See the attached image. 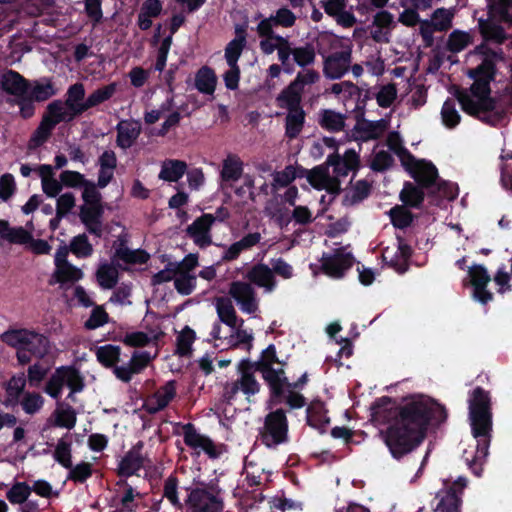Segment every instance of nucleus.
I'll return each instance as SVG.
<instances>
[{"label": "nucleus", "mask_w": 512, "mask_h": 512, "mask_svg": "<svg viewBox=\"0 0 512 512\" xmlns=\"http://www.w3.org/2000/svg\"><path fill=\"white\" fill-rule=\"evenodd\" d=\"M370 410L374 423L387 425L380 430V436L397 461L423 443L430 426L439 427L448 417L444 405L423 394L409 395L400 404L389 396H382L372 403Z\"/></svg>", "instance_id": "nucleus-1"}, {"label": "nucleus", "mask_w": 512, "mask_h": 512, "mask_svg": "<svg viewBox=\"0 0 512 512\" xmlns=\"http://www.w3.org/2000/svg\"><path fill=\"white\" fill-rule=\"evenodd\" d=\"M468 409L471 432L477 444L474 452L464 451L463 459L472 473L479 477L489 454L492 437L493 413L490 392L481 386L474 388L468 399Z\"/></svg>", "instance_id": "nucleus-2"}, {"label": "nucleus", "mask_w": 512, "mask_h": 512, "mask_svg": "<svg viewBox=\"0 0 512 512\" xmlns=\"http://www.w3.org/2000/svg\"><path fill=\"white\" fill-rule=\"evenodd\" d=\"M94 353L98 363L111 370L113 375L123 383H129L134 375L142 373L154 359L148 351L134 350L130 359L119 365L122 348L114 344L97 346Z\"/></svg>", "instance_id": "nucleus-3"}, {"label": "nucleus", "mask_w": 512, "mask_h": 512, "mask_svg": "<svg viewBox=\"0 0 512 512\" xmlns=\"http://www.w3.org/2000/svg\"><path fill=\"white\" fill-rule=\"evenodd\" d=\"M3 341L16 350L20 365L31 362L32 357L43 359L51 349L48 336L33 329H11L3 334Z\"/></svg>", "instance_id": "nucleus-4"}, {"label": "nucleus", "mask_w": 512, "mask_h": 512, "mask_svg": "<svg viewBox=\"0 0 512 512\" xmlns=\"http://www.w3.org/2000/svg\"><path fill=\"white\" fill-rule=\"evenodd\" d=\"M421 165L405 169L415 180L416 184L405 181L399 199L408 208L420 209L425 200V189L436 185L439 175L436 166L426 159H421Z\"/></svg>", "instance_id": "nucleus-5"}, {"label": "nucleus", "mask_w": 512, "mask_h": 512, "mask_svg": "<svg viewBox=\"0 0 512 512\" xmlns=\"http://www.w3.org/2000/svg\"><path fill=\"white\" fill-rule=\"evenodd\" d=\"M487 18L478 19L479 33L485 42L502 45L508 39V34L501 23L512 25V9L500 13L492 8V2L487 1Z\"/></svg>", "instance_id": "nucleus-6"}, {"label": "nucleus", "mask_w": 512, "mask_h": 512, "mask_svg": "<svg viewBox=\"0 0 512 512\" xmlns=\"http://www.w3.org/2000/svg\"><path fill=\"white\" fill-rule=\"evenodd\" d=\"M288 433L289 424L286 411L283 408H278L265 416L263 427L259 430V437L261 443L267 448H276L288 442Z\"/></svg>", "instance_id": "nucleus-7"}, {"label": "nucleus", "mask_w": 512, "mask_h": 512, "mask_svg": "<svg viewBox=\"0 0 512 512\" xmlns=\"http://www.w3.org/2000/svg\"><path fill=\"white\" fill-rule=\"evenodd\" d=\"M467 486V480L459 477L451 483L446 489L440 490L436 498L439 502L436 506V512H460L462 505V495Z\"/></svg>", "instance_id": "nucleus-8"}, {"label": "nucleus", "mask_w": 512, "mask_h": 512, "mask_svg": "<svg viewBox=\"0 0 512 512\" xmlns=\"http://www.w3.org/2000/svg\"><path fill=\"white\" fill-rule=\"evenodd\" d=\"M320 262L324 274L333 278H342L353 266L354 257L343 248H337L332 254L323 253Z\"/></svg>", "instance_id": "nucleus-9"}, {"label": "nucleus", "mask_w": 512, "mask_h": 512, "mask_svg": "<svg viewBox=\"0 0 512 512\" xmlns=\"http://www.w3.org/2000/svg\"><path fill=\"white\" fill-rule=\"evenodd\" d=\"M189 491L186 505L192 512H222V500L206 488H187Z\"/></svg>", "instance_id": "nucleus-10"}, {"label": "nucleus", "mask_w": 512, "mask_h": 512, "mask_svg": "<svg viewBox=\"0 0 512 512\" xmlns=\"http://www.w3.org/2000/svg\"><path fill=\"white\" fill-rule=\"evenodd\" d=\"M323 73L328 79H340L346 74L352 62V46L323 57Z\"/></svg>", "instance_id": "nucleus-11"}, {"label": "nucleus", "mask_w": 512, "mask_h": 512, "mask_svg": "<svg viewBox=\"0 0 512 512\" xmlns=\"http://www.w3.org/2000/svg\"><path fill=\"white\" fill-rule=\"evenodd\" d=\"M144 443L138 441L120 460L117 468V475L122 478H129L139 470L151 464V461L142 454Z\"/></svg>", "instance_id": "nucleus-12"}, {"label": "nucleus", "mask_w": 512, "mask_h": 512, "mask_svg": "<svg viewBox=\"0 0 512 512\" xmlns=\"http://www.w3.org/2000/svg\"><path fill=\"white\" fill-rule=\"evenodd\" d=\"M58 110L56 104H48L46 107V112L44 113L41 122L38 127L32 133L31 138L29 140V148L35 149L37 147L42 146L48 139L51 137L53 130L55 127L61 123V118L58 119L56 115V111Z\"/></svg>", "instance_id": "nucleus-13"}, {"label": "nucleus", "mask_w": 512, "mask_h": 512, "mask_svg": "<svg viewBox=\"0 0 512 512\" xmlns=\"http://www.w3.org/2000/svg\"><path fill=\"white\" fill-rule=\"evenodd\" d=\"M327 166L333 167L335 177H346L349 172H353V176L360 168V157L354 149H348L343 156L337 152L330 154L326 159Z\"/></svg>", "instance_id": "nucleus-14"}, {"label": "nucleus", "mask_w": 512, "mask_h": 512, "mask_svg": "<svg viewBox=\"0 0 512 512\" xmlns=\"http://www.w3.org/2000/svg\"><path fill=\"white\" fill-rule=\"evenodd\" d=\"M262 377L267 383L270 392V403L272 405L281 404L284 400V389L289 385V379L283 367H266Z\"/></svg>", "instance_id": "nucleus-15"}, {"label": "nucleus", "mask_w": 512, "mask_h": 512, "mask_svg": "<svg viewBox=\"0 0 512 512\" xmlns=\"http://www.w3.org/2000/svg\"><path fill=\"white\" fill-rule=\"evenodd\" d=\"M214 222V215L204 213L187 227L186 233L198 247L206 248L212 244L211 227Z\"/></svg>", "instance_id": "nucleus-16"}, {"label": "nucleus", "mask_w": 512, "mask_h": 512, "mask_svg": "<svg viewBox=\"0 0 512 512\" xmlns=\"http://www.w3.org/2000/svg\"><path fill=\"white\" fill-rule=\"evenodd\" d=\"M229 294L240 305L243 312L253 314L258 309L255 290L246 282L234 281L230 285Z\"/></svg>", "instance_id": "nucleus-17"}, {"label": "nucleus", "mask_w": 512, "mask_h": 512, "mask_svg": "<svg viewBox=\"0 0 512 512\" xmlns=\"http://www.w3.org/2000/svg\"><path fill=\"white\" fill-rule=\"evenodd\" d=\"M184 443L192 449H201L210 458H217L219 452L214 442L205 435L197 432L195 426L192 423H187L183 426Z\"/></svg>", "instance_id": "nucleus-18"}, {"label": "nucleus", "mask_w": 512, "mask_h": 512, "mask_svg": "<svg viewBox=\"0 0 512 512\" xmlns=\"http://www.w3.org/2000/svg\"><path fill=\"white\" fill-rule=\"evenodd\" d=\"M104 215V207L103 206H87L82 205L80 207L79 218L82 224L85 226L86 230L100 238L103 234L102 229V218Z\"/></svg>", "instance_id": "nucleus-19"}, {"label": "nucleus", "mask_w": 512, "mask_h": 512, "mask_svg": "<svg viewBox=\"0 0 512 512\" xmlns=\"http://www.w3.org/2000/svg\"><path fill=\"white\" fill-rule=\"evenodd\" d=\"M1 89L16 98L26 94L30 88V82L19 72L9 69L0 78Z\"/></svg>", "instance_id": "nucleus-20"}, {"label": "nucleus", "mask_w": 512, "mask_h": 512, "mask_svg": "<svg viewBox=\"0 0 512 512\" xmlns=\"http://www.w3.org/2000/svg\"><path fill=\"white\" fill-rule=\"evenodd\" d=\"M247 44V25L235 26V37L225 47V60L227 64H238V60Z\"/></svg>", "instance_id": "nucleus-21"}, {"label": "nucleus", "mask_w": 512, "mask_h": 512, "mask_svg": "<svg viewBox=\"0 0 512 512\" xmlns=\"http://www.w3.org/2000/svg\"><path fill=\"white\" fill-rule=\"evenodd\" d=\"M386 143L388 148L399 157L404 169H410V167L421 165V159H417L407 148L403 146V141L399 132H389Z\"/></svg>", "instance_id": "nucleus-22"}, {"label": "nucleus", "mask_w": 512, "mask_h": 512, "mask_svg": "<svg viewBox=\"0 0 512 512\" xmlns=\"http://www.w3.org/2000/svg\"><path fill=\"white\" fill-rule=\"evenodd\" d=\"M387 127L388 121L385 119L377 121L366 120L364 118H362V120L357 119L354 130L359 133L360 136L356 139L361 141L378 139L386 131Z\"/></svg>", "instance_id": "nucleus-23"}, {"label": "nucleus", "mask_w": 512, "mask_h": 512, "mask_svg": "<svg viewBox=\"0 0 512 512\" xmlns=\"http://www.w3.org/2000/svg\"><path fill=\"white\" fill-rule=\"evenodd\" d=\"M116 144L121 149L130 148L141 133V126L137 121L122 120L116 126Z\"/></svg>", "instance_id": "nucleus-24"}, {"label": "nucleus", "mask_w": 512, "mask_h": 512, "mask_svg": "<svg viewBox=\"0 0 512 512\" xmlns=\"http://www.w3.org/2000/svg\"><path fill=\"white\" fill-rule=\"evenodd\" d=\"M119 244L115 248L114 257L130 265L146 264L150 258L148 252L143 249L131 250L127 247V240L119 237Z\"/></svg>", "instance_id": "nucleus-25"}, {"label": "nucleus", "mask_w": 512, "mask_h": 512, "mask_svg": "<svg viewBox=\"0 0 512 512\" xmlns=\"http://www.w3.org/2000/svg\"><path fill=\"white\" fill-rule=\"evenodd\" d=\"M324 402L321 400H313L306 408V423L312 428L325 432L326 426L330 419L327 416Z\"/></svg>", "instance_id": "nucleus-26"}, {"label": "nucleus", "mask_w": 512, "mask_h": 512, "mask_svg": "<svg viewBox=\"0 0 512 512\" xmlns=\"http://www.w3.org/2000/svg\"><path fill=\"white\" fill-rule=\"evenodd\" d=\"M163 10L160 0H145L140 8L137 18V25L140 30L147 31L152 25V18H157Z\"/></svg>", "instance_id": "nucleus-27"}, {"label": "nucleus", "mask_w": 512, "mask_h": 512, "mask_svg": "<svg viewBox=\"0 0 512 512\" xmlns=\"http://www.w3.org/2000/svg\"><path fill=\"white\" fill-rule=\"evenodd\" d=\"M261 240V234L259 232L248 233L242 237L239 241L231 244L228 249L224 252L222 260L229 262L236 260L241 252L252 248L257 245Z\"/></svg>", "instance_id": "nucleus-28"}, {"label": "nucleus", "mask_w": 512, "mask_h": 512, "mask_svg": "<svg viewBox=\"0 0 512 512\" xmlns=\"http://www.w3.org/2000/svg\"><path fill=\"white\" fill-rule=\"evenodd\" d=\"M248 280L271 291L275 287V278L273 271L263 263L254 265L247 273Z\"/></svg>", "instance_id": "nucleus-29"}, {"label": "nucleus", "mask_w": 512, "mask_h": 512, "mask_svg": "<svg viewBox=\"0 0 512 512\" xmlns=\"http://www.w3.org/2000/svg\"><path fill=\"white\" fill-rule=\"evenodd\" d=\"M302 92L296 88V83H289L276 97L277 106L288 111H296L301 107Z\"/></svg>", "instance_id": "nucleus-30"}, {"label": "nucleus", "mask_w": 512, "mask_h": 512, "mask_svg": "<svg viewBox=\"0 0 512 512\" xmlns=\"http://www.w3.org/2000/svg\"><path fill=\"white\" fill-rule=\"evenodd\" d=\"M55 419L52 420L49 418L46 424L42 428V433H44L51 426L66 428L71 430L75 427L77 422V416L74 408L70 405H67L65 409H56L53 413Z\"/></svg>", "instance_id": "nucleus-31"}, {"label": "nucleus", "mask_w": 512, "mask_h": 512, "mask_svg": "<svg viewBox=\"0 0 512 512\" xmlns=\"http://www.w3.org/2000/svg\"><path fill=\"white\" fill-rule=\"evenodd\" d=\"M58 93L51 78H42L30 83L28 95L36 102H44Z\"/></svg>", "instance_id": "nucleus-32"}, {"label": "nucleus", "mask_w": 512, "mask_h": 512, "mask_svg": "<svg viewBox=\"0 0 512 512\" xmlns=\"http://www.w3.org/2000/svg\"><path fill=\"white\" fill-rule=\"evenodd\" d=\"M318 53L322 57H326L329 51H336L338 49L344 50L347 46H352L350 39L343 38L330 32H325L320 35L318 41Z\"/></svg>", "instance_id": "nucleus-33"}, {"label": "nucleus", "mask_w": 512, "mask_h": 512, "mask_svg": "<svg viewBox=\"0 0 512 512\" xmlns=\"http://www.w3.org/2000/svg\"><path fill=\"white\" fill-rule=\"evenodd\" d=\"M49 104H56L58 110L55 112L61 122L70 123L78 116L82 115L85 111L89 110L86 103H68L62 100H54Z\"/></svg>", "instance_id": "nucleus-34"}, {"label": "nucleus", "mask_w": 512, "mask_h": 512, "mask_svg": "<svg viewBox=\"0 0 512 512\" xmlns=\"http://www.w3.org/2000/svg\"><path fill=\"white\" fill-rule=\"evenodd\" d=\"M216 312L219 322L224 323L231 329H235L240 323V319L232 304V301L226 297H219L216 300Z\"/></svg>", "instance_id": "nucleus-35"}, {"label": "nucleus", "mask_w": 512, "mask_h": 512, "mask_svg": "<svg viewBox=\"0 0 512 512\" xmlns=\"http://www.w3.org/2000/svg\"><path fill=\"white\" fill-rule=\"evenodd\" d=\"M217 77L212 68L202 66L195 75V87L203 94H213L216 89Z\"/></svg>", "instance_id": "nucleus-36"}, {"label": "nucleus", "mask_w": 512, "mask_h": 512, "mask_svg": "<svg viewBox=\"0 0 512 512\" xmlns=\"http://www.w3.org/2000/svg\"><path fill=\"white\" fill-rule=\"evenodd\" d=\"M372 191V183L366 179L355 182L351 193L345 194L342 204L344 206H353L367 199Z\"/></svg>", "instance_id": "nucleus-37"}, {"label": "nucleus", "mask_w": 512, "mask_h": 512, "mask_svg": "<svg viewBox=\"0 0 512 512\" xmlns=\"http://www.w3.org/2000/svg\"><path fill=\"white\" fill-rule=\"evenodd\" d=\"M243 173V162L235 155L230 154L223 160L221 179L224 182L237 181Z\"/></svg>", "instance_id": "nucleus-38"}, {"label": "nucleus", "mask_w": 512, "mask_h": 512, "mask_svg": "<svg viewBox=\"0 0 512 512\" xmlns=\"http://www.w3.org/2000/svg\"><path fill=\"white\" fill-rule=\"evenodd\" d=\"M319 125L329 132H340L345 127V117L331 109H324L320 112Z\"/></svg>", "instance_id": "nucleus-39"}, {"label": "nucleus", "mask_w": 512, "mask_h": 512, "mask_svg": "<svg viewBox=\"0 0 512 512\" xmlns=\"http://www.w3.org/2000/svg\"><path fill=\"white\" fill-rule=\"evenodd\" d=\"M26 386L24 375L13 376L6 385L7 397L3 401L6 407L15 406L19 402L20 396L23 394Z\"/></svg>", "instance_id": "nucleus-40"}, {"label": "nucleus", "mask_w": 512, "mask_h": 512, "mask_svg": "<svg viewBox=\"0 0 512 512\" xmlns=\"http://www.w3.org/2000/svg\"><path fill=\"white\" fill-rule=\"evenodd\" d=\"M96 278L103 289H113L118 283L119 273L114 265L103 263L96 271Z\"/></svg>", "instance_id": "nucleus-41"}, {"label": "nucleus", "mask_w": 512, "mask_h": 512, "mask_svg": "<svg viewBox=\"0 0 512 512\" xmlns=\"http://www.w3.org/2000/svg\"><path fill=\"white\" fill-rule=\"evenodd\" d=\"M305 122V112L303 108L296 111H288L285 120V135L294 139L301 133Z\"/></svg>", "instance_id": "nucleus-42"}, {"label": "nucleus", "mask_w": 512, "mask_h": 512, "mask_svg": "<svg viewBox=\"0 0 512 512\" xmlns=\"http://www.w3.org/2000/svg\"><path fill=\"white\" fill-rule=\"evenodd\" d=\"M187 164L181 160H169L164 163L159 178L168 182H177L185 174Z\"/></svg>", "instance_id": "nucleus-43"}, {"label": "nucleus", "mask_w": 512, "mask_h": 512, "mask_svg": "<svg viewBox=\"0 0 512 512\" xmlns=\"http://www.w3.org/2000/svg\"><path fill=\"white\" fill-rule=\"evenodd\" d=\"M69 434L58 440L53 452V457L65 469L70 468L72 464V442L68 440Z\"/></svg>", "instance_id": "nucleus-44"}, {"label": "nucleus", "mask_w": 512, "mask_h": 512, "mask_svg": "<svg viewBox=\"0 0 512 512\" xmlns=\"http://www.w3.org/2000/svg\"><path fill=\"white\" fill-rule=\"evenodd\" d=\"M407 208L404 205H396L389 210L388 215L395 228L405 229L413 223L414 215Z\"/></svg>", "instance_id": "nucleus-45"}, {"label": "nucleus", "mask_w": 512, "mask_h": 512, "mask_svg": "<svg viewBox=\"0 0 512 512\" xmlns=\"http://www.w3.org/2000/svg\"><path fill=\"white\" fill-rule=\"evenodd\" d=\"M117 91V83L112 82L108 85L102 86L96 90H94L86 99L85 103L88 109L96 107L105 101H108L113 97L115 92Z\"/></svg>", "instance_id": "nucleus-46"}, {"label": "nucleus", "mask_w": 512, "mask_h": 512, "mask_svg": "<svg viewBox=\"0 0 512 512\" xmlns=\"http://www.w3.org/2000/svg\"><path fill=\"white\" fill-rule=\"evenodd\" d=\"M196 339V333L189 326H185L176 338L175 354L188 357L192 352V344Z\"/></svg>", "instance_id": "nucleus-47"}, {"label": "nucleus", "mask_w": 512, "mask_h": 512, "mask_svg": "<svg viewBox=\"0 0 512 512\" xmlns=\"http://www.w3.org/2000/svg\"><path fill=\"white\" fill-rule=\"evenodd\" d=\"M64 385H67L71 393L80 392L84 388V379L80 372L73 366H60Z\"/></svg>", "instance_id": "nucleus-48"}, {"label": "nucleus", "mask_w": 512, "mask_h": 512, "mask_svg": "<svg viewBox=\"0 0 512 512\" xmlns=\"http://www.w3.org/2000/svg\"><path fill=\"white\" fill-rule=\"evenodd\" d=\"M69 249L78 258H88L94 251L85 233L74 236L70 241Z\"/></svg>", "instance_id": "nucleus-49"}, {"label": "nucleus", "mask_w": 512, "mask_h": 512, "mask_svg": "<svg viewBox=\"0 0 512 512\" xmlns=\"http://www.w3.org/2000/svg\"><path fill=\"white\" fill-rule=\"evenodd\" d=\"M67 479L74 483L83 484L93 475V465L89 462L82 461L75 466L71 464Z\"/></svg>", "instance_id": "nucleus-50"}, {"label": "nucleus", "mask_w": 512, "mask_h": 512, "mask_svg": "<svg viewBox=\"0 0 512 512\" xmlns=\"http://www.w3.org/2000/svg\"><path fill=\"white\" fill-rule=\"evenodd\" d=\"M176 397V381L170 380L154 393V399L158 401V407L154 410H163Z\"/></svg>", "instance_id": "nucleus-51"}, {"label": "nucleus", "mask_w": 512, "mask_h": 512, "mask_svg": "<svg viewBox=\"0 0 512 512\" xmlns=\"http://www.w3.org/2000/svg\"><path fill=\"white\" fill-rule=\"evenodd\" d=\"M497 66L491 60H482L479 65L475 68H471L467 71V76L469 78H486L490 80H495L497 76Z\"/></svg>", "instance_id": "nucleus-52"}, {"label": "nucleus", "mask_w": 512, "mask_h": 512, "mask_svg": "<svg viewBox=\"0 0 512 512\" xmlns=\"http://www.w3.org/2000/svg\"><path fill=\"white\" fill-rule=\"evenodd\" d=\"M471 41V37L467 32L454 30L448 36L446 49L452 53H459L464 50Z\"/></svg>", "instance_id": "nucleus-53"}, {"label": "nucleus", "mask_w": 512, "mask_h": 512, "mask_svg": "<svg viewBox=\"0 0 512 512\" xmlns=\"http://www.w3.org/2000/svg\"><path fill=\"white\" fill-rule=\"evenodd\" d=\"M454 95L458 100L461 109L466 114L473 116L478 120L480 119L481 115H479L478 102L472 98V95L461 89H457Z\"/></svg>", "instance_id": "nucleus-54"}, {"label": "nucleus", "mask_w": 512, "mask_h": 512, "mask_svg": "<svg viewBox=\"0 0 512 512\" xmlns=\"http://www.w3.org/2000/svg\"><path fill=\"white\" fill-rule=\"evenodd\" d=\"M31 495L30 486L26 482H16L7 491L6 498L11 504H23Z\"/></svg>", "instance_id": "nucleus-55"}, {"label": "nucleus", "mask_w": 512, "mask_h": 512, "mask_svg": "<svg viewBox=\"0 0 512 512\" xmlns=\"http://www.w3.org/2000/svg\"><path fill=\"white\" fill-rule=\"evenodd\" d=\"M55 277L58 283H74L83 277V272L78 267L70 264H65L56 268Z\"/></svg>", "instance_id": "nucleus-56"}, {"label": "nucleus", "mask_w": 512, "mask_h": 512, "mask_svg": "<svg viewBox=\"0 0 512 512\" xmlns=\"http://www.w3.org/2000/svg\"><path fill=\"white\" fill-rule=\"evenodd\" d=\"M441 117L443 124L449 128H455L461 120V116L455 108V103L452 99L448 98L441 109Z\"/></svg>", "instance_id": "nucleus-57"}, {"label": "nucleus", "mask_w": 512, "mask_h": 512, "mask_svg": "<svg viewBox=\"0 0 512 512\" xmlns=\"http://www.w3.org/2000/svg\"><path fill=\"white\" fill-rule=\"evenodd\" d=\"M243 324L244 320L240 319V323L235 329H232L233 332L228 337V344L230 347L237 348L244 344L248 346V349L252 347L253 336L246 330L242 329Z\"/></svg>", "instance_id": "nucleus-58"}, {"label": "nucleus", "mask_w": 512, "mask_h": 512, "mask_svg": "<svg viewBox=\"0 0 512 512\" xmlns=\"http://www.w3.org/2000/svg\"><path fill=\"white\" fill-rule=\"evenodd\" d=\"M114 341H120L126 346L142 348L150 344L151 338L143 331L126 333L123 337H114Z\"/></svg>", "instance_id": "nucleus-59"}, {"label": "nucleus", "mask_w": 512, "mask_h": 512, "mask_svg": "<svg viewBox=\"0 0 512 512\" xmlns=\"http://www.w3.org/2000/svg\"><path fill=\"white\" fill-rule=\"evenodd\" d=\"M197 277L194 274H176L174 287L181 295L188 296L196 288Z\"/></svg>", "instance_id": "nucleus-60"}, {"label": "nucleus", "mask_w": 512, "mask_h": 512, "mask_svg": "<svg viewBox=\"0 0 512 512\" xmlns=\"http://www.w3.org/2000/svg\"><path fill=\"white\" fill-rule=\"evenodd\" d=\"M62 371L59 367L55 369L54 373L48 379L44 392L47 393L53 399H59L64 386V379L62 377Z\"/></svg>", "instance_id": "nucleus-61"}, {"label": "nucleus", "mask_w": 512, "mask_h": 512, "mask_svg": "<svg viewBox=\"0 0 512 512\" xmlns=\"http://www.w3.org/2000/svg\"><path fill=\"white\" fill-rule=\"evenodd\" d=\"M453 14L446 8H438L432 14L430 22L437 31L444 32L452 27Z\"/></svg>", "instance_id": "nucleus-62"}, {"label": "nucleus", "mask_w": 512, "mask_h": 512, "mask_svg": "<svg viewBox=\"0 0 512 512\" xmlns=\"http://www.w3.org/2000/svg\"><path fill=\"white\" fill-rule=\"evenodd\" d=\"M163 496L177 509H182L183 504L178 497V478L170 475L164 482Z\"/></svg>", "instance_id": "nucleus-63"}, {"label": "nucleus", "mask_w": 512, "mask_h": 512, "mask_svg": "<svg viewBox=\"0 0 512 512\" xmlns=\"http://www.w3.org/2000/svg\"><path fill=\"white\" fill-rule=\"evenodd\" d=\"M44 405V398L36 392H26L22 398L21 406L26 414L37 413Z\"/></svg>", "instance_id": "nucleus-64"}]
</instances>
